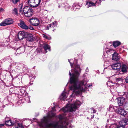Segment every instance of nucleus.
Returning a JSON list of instances; mask_svg holds the SVG:
<instances>
[{
	"mask_svg": "<svg viewBox=\"0 0 128 128\" xmlns=\"http://www.w3.org/2000/svg\"><path fill=\"white\" fill-rule=\"evenodd\" d=\"M68 61L70 63L72 68L74 65L75 68L74 69H72V75L70 72H69V75L70 76V82L72 84L71 86L70 87V90L73 91V93L75 94L76 95L80 94L82 92H84L86 90L85 85L87 84L86 80H83L80 82L78 81V77L80 72L81 69L80 66L76 64L77 60L74 59L73 62L72 59L68 60Z\"/></svg>",
	"mask_w": 128,
	"mask_h": 128,
	"instance_id": "obj_1",
	"label": "nucleus"
},
{
	"mask_svg": "<svg viewBox=\"0 0 128 128\" xmlns=\"http://www.w3.org/2000/svg\"><path fill=\"white\" fill-rule=\"evenodd\" d=\"M56 114L51 112L48 115L42 119L39 124L40 127L42 128H60L64 127H68L67 123L64 121V115H60L58 116L60 121L58 122L52 121L48 123L52 117L55 116Z\"/></svg>",
	"mask_w": 128,
	"mask_h": 128,
	"instance_id": "obj_2",
	"label": "nucleus"
},
{
	"mask_svg": "<svg viewBox=\"0 0 128 128\" xmlns=\"http://www.w3.org/2000/svg\"><path fill=\"white\" fill-rule=\"evenodd\" d=\"M81 104L80 102L78 100H77L72 104L69 103L67 104L65 108H63L62 110L65 113L67 112H72L76 110L78 107Z\"/></svg>",
	"mask_w": 128,
	"mask_h": 128,
	"instance_id": "obj_3",
	"label": "nucleus"
},
{
	"mask_svg": "<svg viewBox=\"0 0 128 128\" xmlns=\"http://www.w3.org/2000/svg\"><path fill=\"white\" fill-rule=\"evenodd\" d=\"M33 10L30 7L26 6L23 8L24 14L26 16L29 17L31 16L33 14Z\"/></svg>",
	"mask_w": 128,
	"mask_h": 128,
	"instance_id": "obj_4",
	"label": "nucleus"
},
{
	"mask_svg": "<svg viewBox=\"0 0 128 128\" xmlns=\"http://www.w3.org/2000/svg\"><path fill=\"white\" fill-rule=\"evenodd\" d=\"M41 0H28V4L34 8L38 6L40 4Z\"/></svg>",
	"mask_w": 128,
	"mask_h": 128,
	"instance_id": "obj_5",
	"label": "nucleus"
},
{
	"mask_svg": "<svg viewBox=\"0 0 128 128\" xmlns=\"http://www.w3.org/2000/svg\"><path fill=\"white\" fill-rule=\"evenodd\" d=\"M13 23V20L12 18H8L5 19L0 24V25L4 26L12 24Z\"/></svg>",
	"mask_w": 128,
	"mask_h": 128,
	"instance_id": "obj_6",
	"label": "nucleus"
},
{
	"mask_svg": "<svg viewBox=\"0 0 128 128\" xmlns=\"http://www.w3.org/2000/svg\"><path fill=\"white\" fill-rule=\"evenodd\" d=\"M29 22L31 24L35 26H38L40 24L39 20L36 18H34L30 19Z\"/></svg>",
	"mask_w": 128,
	"mask_h": 128,
	"instance_id": "obj_7",
	"label": "nucleus"
},
{
	"mask_svg": "<svg viewBox=\"0 0 128 128\" xmlns=\"http://www.w3.org/2000/svg\"><path fill=\"white\" fill-rule=\"evenodd\" d=\"M121 66L120 63H116L112 64V69L117 70V71L120 70Z\"/></svg>",
	"mask_w": 128,
	"mask_h": 128,
	"instance_id": "obj_8",
	"label": "nucleus"
},
{
	"mask_svg": "<svg viewBox=\"0 0 128 128\" xmlns=\"http://www.w3.org/2000/svg\"><path fill=\"white\" fill-rule=\"evenodd\" d=\"M117 102L119 106H122L124 103L125 101V98L123 97H120L116 99Z\"/></svg>",
	"mask_w": 128,
	"mask_h": 128,
	"instance_id": "obj_9",
	"label": "nucleus"
},
{
	"mask_svg": "<svg viewBox=\"0 0 128 128\" xmlns=\"http://www.w3.org/2000/svg\"><path fill=\"white\" fill-rule=\"evenodd\" d=\"M116 113L120 114L121 115L124 116L127 114V112L122 108H118V111L116 112Z\"/></svg>",
	"mask_w": 128,
	"mask_h": 128,
	"instance_id": "obj_10",
	"label": "nucleus"
},
{
	"mask_svg": "<svg viewBox=\"0 0 128 128\" xmlns=\"http://www.w3.org/2000/svg\"><path fill=\"white\" fill-rule=\"evenodd\" d=\"M128 120L127 119L124 118L119 123L120 125V126H119L121 127H123V128H124V126L126 124Z\"/></svg>",
	"mask_w": 128,
	"mask_h": 128,
	"instance_id": "obj_11",
	"label": "nucleus"
},
{
	"mask_svg": "<svg viewBox=\"0 0 128 128\" xmlns=\"http://www.w3.org/2000/svg\"><path fill=\"white\" fill-rule=\"evenodd\" d=\"M18 25L23 29L28 30V26L25 24L24 22L22 21H20V22L18 23Z\"/></svg>",
	"mask_w": 128,
	"mask_h": 128,
	"instance_id": "obj_12",
	"label": "nucleus"
},
{
	"mask_svg": "<svg viewBox=\"0 0 128 128\" xmlns=\"http://www.w3.org/2000/svg\"><path fill=\"white\" fill-rule=\"evenodd\" d=\"M118 108V106H114L112 105H111L109 106V110L110 112H114L116 113Z\"/></svg>",
	"mask_w": 128,
	"mask_h": 128,
	"instance_id": "obj_13",
	"label": "nucleus"
},
{
	"mask_svg": "<svg viewBox=\"0 0 128 128\" xmlns=\"http://www.w3.org/2000/svg\"><path fill=\"white\" fill-rule=\"evenodd\" d=\"M25 32L23 31L20 32L18 35V38L20 40L26 37L24 35Z\"/></svg>",
	"mask_w": 128,
	"mask_h": 128,
	"instance_id": "obj_14",
	"label": "nucleus"
},
{
	"mask_svg": "<svg viewBox=\"0 0 128 128\" xmlns=\"http://www.w3.org/2000/svg\"><path fill=\"white\" fill-rule=\"evenodd\" d=\"M68 95V94L64 91L62 94L61 96L60 97V99L61 100H64L67 98Z\"/></svg>",
	"mask_w": 128,
	"mask_h": 128,
	"instance_id": "obj_15",
	"label": "nucleus"
},
{
	"mask_svg": "<svg viewBox=\"0 0 128 128\" xmlns=\"http://www.w3.org/2000/svg\"><path fill=\"white\" fill-rule=\"evenodd\" d=\"M118 54L116 52H114L112 55V60L117 61L119 60L120 58L118 56Z\"/></svg>",
	"mask_w": 128,
	"mask_h": 128,
	"instance_id": "obj_16",
	"label": "nucleus"
},
{
	"mask_svg": "<svg viewBox=\"0 0 128 128\" xmlns=\"http://www.w3.org/2000/svg\"><path fill=\"white\" fill-rule=\"evenodd\" d=\"M96 2L97 1H96L95 3L91 1H89L86 2V6L87 8H88L89 7H90L92 6H95Z\"/></svg>",
	"mask_w": 128,
	"mask_h": 128,
	"instance_id": "obj_17",
	"label": "nucleus"
},
{
	"mask_svg": "<svg viewBox=\"0 0 128 128\" xmlns=\"http://www.w3.org/2000/svg\"><path fill=\"white\" fill-rule=\"evenodd\" d=\"M56 22H52V24H49L47 26V29L48 30H49V28H54L56 26Z\"/></svg>",
	"mask_w": 128,
	"mask_h": 128,
	"instance_id": "obj_18",
	"label": "nucleus"
},
{
	"mask_svg": "<svg viewBox=\"0 0 128 128\" xmlns=\"http://www.w3.org/2000/svg\"><path fill=\"white\" fill-rule=\"evenodd\" d=\"M16 52L19 54L23 53L24 51V48L23 47H20L18 48L16 50Z\"/></svg>",
	"mask_w": 128,
	"mask_h": 128,
	"instance_id": "obj_19",
	"label": "nucleus"
},
{
	"mask_svg": "<svg viewBox=\"0 0 128 128\" xmlns=\"http://www.w3.org/2000/svg\"><path fill=\"white\" fill-rule=\"evenodd\" d=\"M127 67L126 65L124 64L122 66V71L124 73H125L127 72Z\"/></svg>",
	"mask_w": 128,
	"mask_h": 128,
	"instance_id": "obj_20",
	"label": "nucleus"
},
{
	"mask_svg": "<svg viewBox=\"0 0 128 128\" xmlns=\"http://www.w3.org/2000/svg\"><path fill=\"white\" fill-rule=\"evenodd\" d=\"M43 47L44 50H46V52H47V51H46L47 50H50V46L46 44H44L43 45Z\"/></svg>",
	"mask_w": 128,
	"mask_h": 128,
	"instance_id": "obj_21",
	"label": "nucleus"
},
{
	"mask_svg": "<svg viewBox=\"0 0 128 128\" xmlns=\"http://www.w3.org/2000/svg\"><path fill=\"white\" fill-rule=\"evenodd\" d=\"M120 44V43L119 41H115L113 42V46L115 47L118 46Z\"/></svg>",
	"mask_w": 128,
	"mask_h": 128,
	"instance_id": "obj_22",
	"label": "nucleus"
},
{
	"mask_svg": "<svg viewBox=\"0 0 128 128\" xmlns=\"http://www.w3.org/2000/svg\"><path fill=\"white\" fill-rule=\"evenodd\" d=\"M6 125L10 126L14 124V123L12 122L10 120H9L6 122Z\"/></svg>",
	"mask_w": 128,
	"mask_h": 128,
	"instance_id": "obj_23",
	"label": "nucleus"
},
{
	"mask_svg": "<svg viewBox=\"0 0 128 128\" xmlns=\"http://www.w3.org/2000/svg\"><path fill=\"white\" fill-rule=\"evenodd\" d=\"M23 126L21 124H18V126H14L13 128H23Z\"/></svg>",
	"mask_w": 128,
	"mask_h": 128,
	"instance_id": "obj_24",
	"label": "nucleus"
},
{
	"mask_svg": "<svg viewBox=\"0 0 128 128\" xmlns=\"http://www.w3.org/2000/svg\"><path fill=\"white\" fill-rule=\"evenodd\" d=\"M123 79H124L122 78H117L116 79V81L118 82L120 81V83H122V82L123 80ZM119 83H120L119 82Z\"/></svg>",
	"mask_w": 128,
	"mask_h": 128,
	"instance_id": "obj_25",
	"label": "nucleus"
},
{
	"mask_svg": "<svg viewBox=\"0 0 128 128\" xmlns=\"http://www.w3.org/2000/svg\"><path fill=\"white\" fill-rule=\"evenodd\" d=\"M22 6L21 5L20 8L19 9V12L20 14H24L23 9L22 10Z\"/></svg>",
	"mask_w": 128,
	"mask_h": 128,
	"instance_id": "obj_26",
	"label": "nucleus"
},
{
	"mask_svg": "<svg viewBox=\"0 0 128 128\" xmlns=\"http://www.w3.org/2000/svg\"><path fill=\"white\" fill-rule=\"evenodd\" d=\"M42 36H43V37L44 38L46 39H47L50 40L51 39L50 37L46 35H45V34H42Z\"/></svg>",
	"mask_w": 128,
	"mask_h": 128,
	"instance_id": "obj_27",
	"label": "nucleus"
},
{
	"mask_svg": "<svg viewBox=\"0 0 128 128\" xmlns=\"http://www.w3.org/2000/svg\"><path fill=\"white\" fill-rule=\"evenodd\" d=\"M19 0H12L13 3L14 4H16Z\"/></svg>",
	"mask_w": 128,
	"mask_h": 128,
	"instance_id": "obj_28",
	"label": "nucleus"
},
{
	"mask_svg": "<svg viewBox=\"0 0 128 128\" xmlns=\"http://www.w3.org/2000/svg\"><path fill=\"white\" fill-rule=\"evenodd\" d=\"M28 29L29 28L31 30H34V29L33 28V27L31 26H28Z\"/></svg>",
	"mask_w": 128,
	"mask_h": 128,
	"instance_id": "obj_29",
	"label": "nucleus"
},
{
	"mask_svg": "<svg viewBox=\"0 0 128 128\" xmlns=\"http://www.w3.org/2000/svg\"><path fill=\"white\" fill-rule=\"evenodd\" d=\"M125 94L126 95V98L128 99V92H126L125 93Z\"/></svg>",
	"mask_w": 128,
	"mask_h": 128,
	"instance_id": "obj_30",
	"label": "nucleus"
},
{
	"mask_svg": "<svg viewBox=\"0 0 128 128\" xmlns=\"http://www.w3.org/2000/svg\"><path fill=\"white\" fill-rule=\"evenodd\" d=\"M14 11L16 14H17V13H18L17 10L16 8H14Z\"/></svg>",
	"mask_w": 128,
	"mask_h": 128,
	"instance_id": "obj_31",
	"label": "nucleus"
},
{
	"mask_svg": "<svg viewBox=\"0 0 128 128\" xmlns=\"http://www.w3.org/2000/svg\"><path fill=\"white\" fill-rule=\"evenodd\" d=\"M125 82L126 83L128 82V76L125 79Z\"/></svg>",
	"mask_w": 128,
	"mask_h": 128,
	"instance_id": "obj_32",
	"label": "nucleus"
},
{
	"mask_svg": "<svg viewBox=\"0 0 128 128\" xmlns=\"http://www.w3.org/2000/svg\"><path fill=\"white\" fill-rule=\"evenodd\" d=\"M115 128H123V127H121L119 126L118 125L116 126V125H115Z\"/></svg>",
	"mask_w": 128,
	"mask_h": 128,
	"instance_id": "obj_33",
	"label": "nucleus"
},
{
	"mask_svg": "<svg viewBox=\"0 0 128 128\" xmlns=\"http://www.w3.org/2000/svg\"><path fill=\"white\" fill-rule=\"evenodd\" d=\"M4 10L2 8H0V12H2L4 11Z\"/></svg>",
	"mask_w": 128,
	"mask_h": 128,
	"instance_id": "obj_34",
	"label": "nucleus"
},
{
	"mask_svg": "<svg viewBox=\"0 0 128 128\" xmlns=\"http://www.w3.org/2000/svg\"><path fill=\"white\" fill-rule=\"evenodd\" d=\"M92 110H93V112H92L93 113H95L96 112V110H94V109H92Z\"/></svg>",
	"mask_w": 128,
	"mask_h": 128,
	"instance_id": "obj_35",
	"label": "nucleus"
},
{
	"mask_svg": "<svg viewBox=\"0 0 128 128\" xmlns=\"http://www.w3.org/2000/svg\"><path fill=\"white\" fill-rule=\"evenodd\" d=\"M52 111H56V110H54V108H52Z\"/></svg>",
	"mask_w": 128,
	"mask_h": 128,
	"instance_id": "obj_36",
	"label": "nucleus"
},
{
	"mask_svg": "<svg viewBox=\"0 0 128 128\" xmlns=\"http://www.w3.org/2000/svg\"><path fill=\"white\" fill-rule=\"evenodd\" d=\"M30 37L31 39H32L33 38V37L32 36V34H30Z\"/></svg>",
	"mask_w": 128,
	"mask_h": 128,
	"instance_id": "obj_37",
	"label": "nucleus"
},
{
	"mask_svg": "<svg viewBox=\"0 0 128 128\" xmlns=\"http://www.w3.org/2000/svg\"><path fill=\"white\" fill-rule=\"evenodd\" d=\"M92 86V85L91 84L90 85H89V86L87 85V86L88 87H89L90 86Z\"/></svg>",
	"mask_w": 128,
	"mask_h": 128,
	"instance_id": "obj_38",
	"label": "nucleus"
},
{
	"mask_svg": "<svg viewBox=\"0 0 128 128\" xmlns=\"http://www.w3.org/2000/svg\"><path fill=\"white\" fill-rule=\"evenodd\" d=\"M58 7H59V8H60V6H58Z\"/></svg>",
	"mask_w": 128,
	"mask_h": 128,
	"instance_id": "obj_39",
	"label": "nucleus"
},
{
	"mask_svg": "<svg viewBox=\"0 0 128 128\" xmlns=\"http://www.w3.org/2000/svg\"><path fill=\"white\" fill-rule=\"evenodd\" d=\"M73 93L72 94V95H71V96H72L73 95Z\"/></svg>",
	"mask_w": 128,
	"mask_h": 128,
	"instance_id": "obj_40",
	"label": "nucleus"
},
{
	"mask_svg": "<svg viewBox=\"0 0 128 128\" xmlns=\"http://www.w3.org/2000/svg\"><path fill=\"white\" fill-rule=\"evenodd\" d=\"M94 115L93 116V118H94Z\"/></svg>",
	"mask_w": 128,
	"mask_h": 128,
	"instance_id": "obj_41",
	"label": "nucleus"
},
{
	"mask_svg": "<svg viewBox=\"0 0 128 128\" xmlns=\"http://www.w3.org/2000/svg\"><path fill=\"white\" fill-rule=\"evenodd\" d=\"M54 30H52L53 31H54Z\"/></svg>",
	"mask_w": 128,
	"mask_h": 128,
	"instance_id": "obj_42",
	"label": "nucleus"
}]
</instances>
